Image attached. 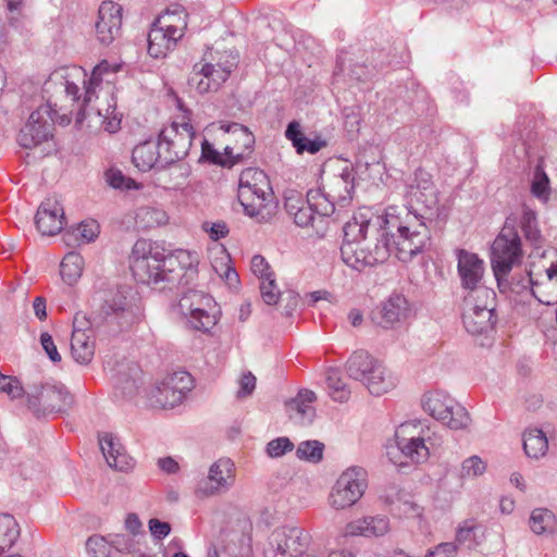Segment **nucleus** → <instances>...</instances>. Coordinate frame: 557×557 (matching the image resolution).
<instances>
[{
    "mask_svg": "<svg viewBox=\"0 0 557 557\" xmlns=\"http://www.w3.org/2000/svg\"><path fill=\"white\" fill-rule=\"evenodd\" d=\"M404 201L403 206H388L381 220L387 230L397 234V259L408 262L429 244L431 236L424 220L433 214L438 202L432 177L426 171L416 170L405 186Z\"/></svg>",
    "mask_w": 557,
    "mask_h": 557,
    "instance_id": "f257e3e1",
    "label": "nucleus"
},
{
    "mask_svg": "<svg viewBox=\"0 0 557 557\" xmlns=\"http://www.w3.org/2000/svg\"><path fill=\"white\" fill-rule=\"evenodd\" d=\"M395 239H397L396 232L387 230L386 224L382 222L381 228H376L374 242H369L364 247L361 243H343L341 258L349 268L362 271L384 263L392 252L397 257Z\"/></svg>",
    "mask_w": 557,
    "mask_h": 557,
    "instance_id": "f03ea898",
    "label": "nucleus"
},
{
    "mask_svg": "<svg viewBox=\"0 0 557 557\" xmlns=\"http://www.w3.org/2000/svg\"><path fill=\"white\" fill-rule=\"evenodd\" d=\"M203 62L196 63L188 84L199 94L216 91L237 67L239 55L233 50L206 52Z\"/></svg>",
    "mask_w": 557,
    "mask_h": 557,
    "instance_id": "7ed1b4c3",
    "label": "nucleus"
},
{
    "mask_svg": "<svg viewBox=\"0 0 557 557\" xmlns=\"http://www.w3.org/2000/svg\"><path fill=\"white\" fill-rule=\"evenodd\" d=\"M237 198L244 213L257 221L264 220V209L272 201L273 193L268 175L259 169L247 168L239 175Z\"/></svg>",
    "mask_w": 557,
    "mask_h": 557,
    "instance_id": "20e7f679",
    "label": "nucleus"
},
{
    "mask_svg": "<svg viewBox=\"0 0 557 557\" xmlns=\"http://www.w3.org/2000/svg\"><path fill=\"white\" fill-rule=\"evenodd\" d=\"M164 250L147 239H138L132 249L129 268L134 278L141 284H158L168 280L164 271Z\"/></svg>",
    "mask_w": 557,
    "mask_h": 557,
    "instance_id": "39448f33",
    "label": "nucleus"
},
{
    "mask_svg": "<svg viewBox=\"0 0 557 557\" xmlns=\"http://www.w3.org/2000/svg\"><path fill=\"white\" fill-rule=\"evenodd\" d=\"M180 312L193 330L209 333L218 323L220 309L208 294L189 289L178 301Z\"/></svg>",
    "mask_w": 557,
    "mask_h": 557,
    "instance_id": "423d86ee",
    "label": "nucleus"
},
{
    "mask_svg": "<svg viewBox=\"0 0 557 557\" xmlns=\"http://www.w3.org/2000/svg\"><path fill=\"white\" fill-rule=\"evenodd\" d=\"M417 429L413 423H403L395 432V446L387 448V456L395 465L403 467L409 462L422 463L430 456L429 435H414L411 430Z\"/></svg>",
    "mask_w": 557,
    "mask_h": 557,
    "instance_id": "0eeeda50",
    "label": "nucleus"
},
{
    "mask_svg": "<svg viewBox=\"0 0 557 557\" xmlns=\"http://www.w3.org/2000/svg\"><path fill=\"white\" fill-rule=\"evenodd\" d=\"M422 407L435 420L454 431L467 430L471 424L468 410L443 391L425 393Z\"/></svg>",
    "mask_w": 557,
    "mask_h": 557,
    "instance_id": "6e6552de",
    "label": "nucleus"
},
{
    "mask_svg": "<svg viewBox=\"0 0 557 557\" xmlns=\"http://www.w3.org/2000/svg\"><path fill=\"white\" fill-rule=\"evenodd\" d=\"M521 239L518 233L513 228H503L491 248V264L498 283L521 262Z\"/></svg>",
    "mask_w": 557,
    "mask_h": 557,
    "instance_id": "1a4fd4ad",
    "label": "nucleus"
},
{
    "mask_svg": "<svg viewBox=\"0 0 557 557\" xmlns=\"http://www.w3.org/2000/svg\"><path fill=\"white\" fill-rule=\"evenodd\" d=\"M73 403V396L61 383L35 385L27 394L28 408L38 418L52 412H64Z\"/></svg>",
    "mask_w": 557,
    "mask_h": 557,
    "instance_id": "9d476101",
    "label": "nucleus"
},
{
    "mask_svg": "<svg viewBox=\"0 0 557 557\" xmlns=\"http://www.w3.org/2000/svg\"><path fill=\"white\" fill-rule=\"evenodd\" d=\"M367 471L354 466L346 469L333 485L329 495V504L335 510L354 506L364 494Z\"/></svg>",
    "mask_w": 557,
    "mask_h": 557,
    "instance_id": "9b49d317",
    "label": "nucleus"
},
{
    "mask_svg": "<svg viewBox=\"0 0 557 557\" xmlns=\"http://www.w3.org/2000/svg\"><path fill=\"white\" fill-rule=\"evenodd\" d=\"M285 209L300 227L313 226L315 221L333 213V206L325 200L320 189H310L307 199L289 197L285 200Z\"/></svg>",
    "mask_w": 557,
    "mask_h": 557,
    "instance_id": "f8f14e48",
    "label": "nucleus"
},
{
    "mask_svg": "<svg viewBox=\"0 0 557 557\" xmlns=\"http://www.w3.org/2000/svg\"><path fill=\"white\" fill-rule=\"evenodd\" d=\"M175 20H180V16L165 12L152 23L148 33V53L152 58H164L183 38L185 24L178 26Z\"/></svg>",
    "mask_w": 557,
    "mask_h": 557,
    "instance_id": "ddd939ff",
    "label": "nucleus"
},
{
    "mask_svg": "<svg viewBox=\"0 0 557 557\" xmlns=\"http://www.w3.org/2000/svg\"><path fill=\"white\" fill-rule=\"evenodd\" d=\"M195 131L189 122H175L164 126L159 134L162 160L172 164L184 159L191 147Z\"/></svg>",
    "mask_w": 557,
    "mask_h": 557,
    "instance_id": "4468645a",
    "label": "nucleus"
},
{
    "mask_svg": "<svg viewBox=\"0 0 557 557\" xmlns=\"http://www.w3.org/2000/svg\"><path fill=\"white\" fill-rule=\"evenodd\" d=\"M89 319L90 326L100 327L103 324H115L122 329L133 324L136 317L125 293L117 289L106 296L99 310L94 312Z\"/></svg>",
    "mask_w": 557,
    "mask_h": 557,
    "instance_id": "2eb2a0df",
    "label": "nucleus"
},
{
    "mask_svg": "<svg viewBox=\"0 0 557 557\" xmlns=\"http://www.w3.org/2000/svg\"><path fill=\"white\" fill-rule=\"evenodd\" d=\"M309 536L305 530L297 527L275 529L269 537L265 557H293L305 552Z\"/></svg>",
    "mask_w": 557,
    "mask_h": 557,
    "instance_id": "dca6fc26",
    "label": "nucleus"
},
{
    "mask_svg": "<svg viewBox=\"0 0 557 557\" xmlns=\"http://www.w3.org/2000/svg\"><path fill=\"white\" fill-rule=\"evenodd\" d=\"M53 117L49 104L40 106L30 113L17 135V143L25 149H33L52 137Z\"/></svg>",
    "mask_w": 557,
    "mask_h": 557,
    "instance_id": "f3484780",
    "label": "nucleus"
},
{
    "mask_svg": "<svg viewBox=\"0 0 557 557\" xmlns=\"http://www.w3.org/2000/svg\"><path fill=\"white\" fill-rule=\"evenodd\" d=\"M356 172L350 166H345L339 173L327 175L322 183L321 194L333 206L346 207L355 193Z\"/></svg>",
    "mask_w": 557,
    "mask_h": 557,
    "instance_id": "a211bd4d",
    "label": "nucleus"
},
{
    "mask_svg": "<svg viewBox=\"0 0 557 557\" xmlns=\"http://www.w3.org/2000/svg\"><path fill=\"white\" fill-rule=\"evenodd\" d=\"M90 319L83 313H76L73 322L71 337V354L75 362L89 364L95 356L96 343L94 339Z\"/></svg>",
    "mask_w": 557,
    "mask_h": 557,
    "instance_id": "6ab92c4d",
    "label": "nucleus"
},
{
    "mask_svg": "<svg viewBox=\"0 0 557 557\" xmlns=\"http://www.w3.org/2000/svg\"><path fill=\"white\" fill-rule=\"evenodd\" d=\"M234 483V463L231 459L221 458L209 468L208 476L201 480L196 493L201 497L220 494L231 488Z\"/></svg>",
    "mask_w": 557,
    "mask_h": 557,
    "instance_id": "aec40b11",
    "label": "nucleus"
},
{
    "mask_svg": "<svg viewBox=\"0 0 557 557\" xmlns=\"http://www.w3.org/2000/svg\"><path fill=\"white\" fill-rule=\"evenodd\" d=\"M122 25V7L113 1H103L98 10L96 22L97 39L102 45H110L116 38Z\"/></svg>",
    "mask_w": 557,
    "mask_h": 557,
    "instance_id": "412c9836",
    "label": "nucleus"
},
{
    "mask_svg": "<svg viewBox=\"0 0 557 557\" xmlns=\"http://www.w3.org/2000/svg\"><path fill=\"white\" fill-rule=\"evenodd\" d=\"M457 272L465 290L482 287L484 261L474 252L456 250Z\"/></svg>",
    "mask_w": 557,
    "mask_h": 557,
    "instance_id": "4be33fe9",
    "label": "nucleus"
},
{
    "mask_svg": "<svg viewBox=\"0 0 557 557\" xmlns=\"http://www.w3.org/2000/svg\"><path fill=\"white\" fill-rule=\"evenodd\" d=\"M37 230L46 236L60 233L65 225L64 210L55 197L45 199L35 215Z\"/></svg>",
    "mask_w": 557,
    "mask_h": 557,
    "instance_id": "5701e85b",
    "label": "nucleus"
},
{
    "mask_svg": "<svg viewBox=\"0 0 557 557\" xmlns=\"http://www.w3.org/2000/svg\"><path fill=\"white\" fill-rule=\"evenodd\" d=\"M471 298H468L462 311V322L468 333L472 335L485 334L492 331L497 322L495 309L485 305L483 310L478 311Z\"/></svg>",
    "mask_w": 557,
    "mask_h": 557,
    "instance_id": "b1692460",
    "label": "nucleus"
},
{
    "mask_svg": "<svg viewBox=\"0 0 557 557\" xmlns=\"http://www.w3.org/2000/svg\"><path fill=\"white\" fill-rule=\"evenodd\" d=\"M382 216H376L373 222L372 213L370 210L358 211L354 216L344 225V240L343 243H361L367 239L368 231L371 230L376 234V228H381Z\"/></svg>",
    "mask_w": 557,
    "mask_h": 557,
    "instance_id": "393cba45",
    "label": "nucleus"
},
{
    "mask_svg": "<svg viewBox=\"0 0 557 557\" xmlns=\"http://www.w3.org/2000/svg\"><path fill=\"white\" fill-rule=\"evenodd\" d=\"M86 73L81 66L60 67L53 71L45 82L44 88L49 91L53 86L59 85L72 100L78 99L79 87L75 81H86Z\"/></svg>",
    "mask_w": 557,
    "mask_h": 557,
    "instance_id": "a878e982",
    "label": "nucleus"
},
{
    "mask_svg": "<svg viewBox=\"0 0 557 557\" xmlns=\"http://www.w3.org/2000/svg\"><path fill=\"white\" fill-rule=\"evenodd\" d=\"M132 161L141 172H147L152 169H165L168 165L166 161L162 160L161 148L158 140H146L137 145L133 149Z\"/></svg>",
    "mask_w": 557,
    "mask_h": 557,
    "instance_id": "bb28decb",
    "label": "nucleus"
},
{
    "mask_svg": "<svg viewBox=\"0 0 557 557\" xmlns=\"http://www.w3.org/2000/svg\"><path fill=\"white\" fill-rule=\"evenodd\" d=\"M389 529V521L385 516L364 517L346 524V536H382Z\"/></svg>",
    "mask_w": 557,
    "mask_h": 557,
    "instance_id": "cd10ccee",
    "label": "nucleus"
},
{
    "mask_svg": "<svg viewBox=\"0 0 557 557\" xmlns=\"http://www.w3.org/2000/svg\"><path fill=\"white\" fill-rule=\"evenodd\" d=\"M285 137L292 143L298 154H304L305 152L314 154L327 146V141L320 136H315L312 139L308 138L304 134L298 121H292L287 124Z\"/></svg>",
    "mask_w": 557,
    "mask_h": 557,
    "instance_id": "c85d7f7f",
    "label": "nucleus"
},
{
    "mask_svg": "<svg viewBox=\"0 0 557 557\" xmlns=\"http://www.w3.org/2000/svg\"><path fill=\"white\" fill-rule=\"evenodd\" d=\"M409 313L410 306L406 297L401 294H392L382 304L379 324L384 329L392 327L395 323L405 320Z\"/></svg>",
    "mask_w": 557,
    "mask_h": 557,
    "instance_id": "c756f323",
    "label": "nucleus"
},
{
    "mask_svg": "<svg viewBox=\"0 0 557 557\" xmlns=\"http://www.w3.org/2000/svg\"><path fill=\"white\" fill-rule=\"evenodd\" d=\"M221 129L236 136V143L239 145L238 149L240 150L234 153L233 147L226 146L224 149L225 154L234 159L235 162L240 161L252 151L255 136L246 126L235 122L222 123Z\"/></svg>",
    "mask_w": 557,
    "mask_h": 557,
    "instance_id": "7c9ffc66",
    "label": "nucleus"
},
{
    "mask_svg": "<svg viewBox=\"0 0 557 557\" xmlns=\"http://www.w3.org/2000/svg\"><path fill=\"white\" fill-rule=\"evenodd\" d=\"M377 362L367 351L358 350L347 360L346 370L351 379L363 383Z\"/></svg>",
    "mask_w": 557,
    "mask_h": 557,
    "instance_id": "2f4dec72",
    "label": "nucleus"
},
{
    "mask_svg": "<svg viewBox=\"0 0 557 557\" xmlns=\"http://www.w3.org/2000/svg\"><path fill=\"white\" fill-rule=\"evenodd\" d=\"M363 384L372 395L380 396L391 391L395 386L396 380L382 363L377 362Z\"/></svg>",
    "mask_w": 557,
    "mask_h": 557,
    "instance_id": "473e14b6",
    "label": "nucleus"
},
{
    "mask_svg": "<svg viewBox=\"0 0 557 557\" xmlns=\"http://www.w3.org/2000/svg\"><path fill=\"white\" fill-rule=\"evenodd\" d=\"M523 450L531 459L544 457L548 450L546 434L537 428L525 430L523 433Z\"/></svg>",
    "mask_w": 557,
    "mask_h": 557,
    "instance_id": "72a5a7b5",
    "label": "nucleus"
},
{
    "mask_svg": "<svg viewBox=\"0 0 557 557\" xmlns=\"http://www.w3.org/2000/svg\"><path fill=\"white\" fill-rule=\"evenodd\" d=\"M159 180L164 183L166 189L180 190L185 187L187 180L190 175V166L185 163H172L168 164L165 169H162Z\"/></svg>",
    "mask_w": 557,
    "mask_h": 557,
    "instance_id": "f704fd0d",
    "label": "nucleus"
},
{
    "mask_svg": "<svg viewBox=\"0 0 557 557\" xmlns=\"http://www.w3.org/2000/svg\"><path fill=\"white\" fill-rule=\"evenodd\" d=\"M522 289L531 288L534 298L542 305L554 306L557 304V289L554 287H544L543 282L534 281L531 273L519 282Z\"/></svg>",
    "mask_w": 557,
    "mask_h": 557,
    "instance_id": "c9c22d12",
    "label": "nucleus"
},
{
    "mask_svg": "<svg viewBox=\"0 0 557 557\" xmlns=\"http://www.w3.org/2000/svg\"><path fill=\"white\" fill-rule=\"evenodd\" d=\"M135 221L138 227L149 230L168 222L166 212L157 207H141L136 211Z\"/></svg>",
    "mask_w": 557,
    "mask_h": 557,
    "instance_id": "e433bc0d",
    "label": "nucleus"
},
{
    "mask_svg": "<svg viewBox=\"0 0 557 557\" xmlns=\"http://www.w3.org/2000/svg\"><path fill=\"white\" fill-rule=\"evenodd\" d=\"M20 536V527L9 513L0 515V555L10 549Z\"/></svg>",
    "mask_w": 557,
    "mask_h": 557,
    "instance_id": "4c0bfd02",
    "label": "nucleus"
},
{
    "mask_svg": "<svg viewBox=\"0 0 557 557\" xmlns=\"http://www.w3.org/2000/svg\"><path fill=\"white\" fill-rule=\"evenodd\" d=\"M83 268L84 259L79 253L74 251L66 253L61 262L60 274L62 280L66 284L73 285L82 276Z\"/></svg>",
    "mask_w": 557,
    "mask_h": 557,
    "instance_id": "58836bf2",
    "label": "nucleus"
},
{
    "mask_svg": "<svg viewBox=\"0 0 557 557\" xmlns=\"http://www.w3.org/2000/svg\"><path fill=\"white\" fill-rule=\"evenodd\" d=\"M326 385L331 397L335 401L345 403L350 397V391L341 376L338 369L330 368L326 371Z\"/></svg>",
    "mask_w": 557,
    "mask_h": 557,
    "instance_id": "ea45409f",
    "label": "nucleus"
},
{
    "mask_svg": "<svg viewBox=\"0 0 557 557\" xmlns=\"http://www.w3.org/2000/svg\"><path fill=\"white\" fill-rule=\"evenodd\" d=\"M555 521V515L550 510L546 508H535L531 512L529 524L535 534L541 535L553 530Z\"/></svg>",
    "mask_w": 557,
    "mask_h": 557,
    "instance_id": "a19ab883",
    "label": "nucleus"
},
{
    "mask_svg": "<svg viewBox=\"0 0 557 557\" xmlns=\"http://www.w3.org/2000/svg\"><path fill=\"white\" fill-rule=\"evenodd\" d=\"M111 72V64L103 60L98 65H96L91 72V75L88 81H84L85 87V96H84V104L87 106L95 95L96 88L101 84L102 77L104 74H109Z\"/></svg>",
    "mask_w": 557,
    "mask_h": 557,
    "instance_id": "79ce46f5",
    "label": "nucleus"
},
{
    "mask_svg": "<svg viewBox=\"0 0 557 557\" xmlns=\"http://www.w3.org/2000/svg\"><path fill=\"white\" fill-rule=\"evenodd\" d=\"M466 292L462 299V307L466 305L467 299L471 298L473 304L479 307L478 311L483 310L484 305L490 309H495L496 294L493 289L482 286Z\"/></svg>",
    "mask_w": 557,
    "mask_h": 557,
    "instance_id": "37998d69",
    "label": "nucleus"
},
{
    "mask_svg": "<svg viewBox=\"0 0 557 557\" xmlns=\"http://www.w3.org/2000/svg\"><path fill=\"white\" fill-rule=\"evenodd\" d=\"M521 228L525 238L533 245L541 240V232L537 227V219L534 210L524 207L521 216Z\"/></svg>",
    "mask_w": 557,
    "mask_h": 557,
    "instance_id": "c03bdc74",
    "label": "nucleus"
},
{
    "mask_svg": "<svg viewBox=\"0 0 557 557\" xmlns=\"http://www.w3.org/2000/svg\"><path fill=\"white\" fill-rule=\"evenodd\" d=\"M323 450V443L319 441H305L298 445L296 449V456L301 460L317 463L322 460Z\"/></svg>",
    "mask_w": 557,
    "mask_h": 557,
    "instance_id": "a18cd8bd",
    "label": "nucleus"
},
{
    "mask_svg": "<svg viewBox=\"0 0 557 557\" xmlns=\"http://www.w3.org/2000/svg\"><path fill=\"white\" fill-rule=\"evenodd\" d=\"M392 510L396 511L399 516L409 519H421L423 516V508L413 502L411 498L398 497L396 500L391 502Z\"/></svg>",
    "mask_w": 557,
    "mask_h": 557,
    "instance_id": "49530a36",
    "label": "nucleus"
},
{
    "mask_svg": "<svg viewBox=\"0 0 557 557\" xmlns=\"http://www.w3.org/2000/svg\"><path fill=\"white\" fill-rule=\"evenodd\" d=\"M260 294L267 305L272 306L277 304L281 293L275 283L274 274L268 275L260 282Z\"/></svg>",
    "mask_w": 557,
    "mask_h": 557,
    "instance_id": "de8ad7c7",
    "label": "nucleus"
},
{
    "mask_svg": "<svg viewBox=\"0 0 557 557\" xmlns=\"http://www.w3.org/2000/svg\"><path fill=\"white\" fill-rule=\"evenodd\" d=\"M99 445L107 463H109V459H112L113 456H119L125 450L120 441L110 433H106L99 438Z\"/></svg>",
    "mask_w": 557,
    "mask_h": 557,
    "instance_id": "09e8293b",
    "label": "nucleus"
},
{
    "mask_svg": "<svg viewBox=\"0 0 557 557\" xmlns=\"http://www.w3.org/2000/svg\"><path fill=\"white\" fill-rule=\"evenodd\" d=\"M486 470V463L481 457L473 455L465 459L461 463V478H475L482 475Z\"/></svg>",
    "mask_w": 557,
    "mask_h": 557,
    "instance_id": "8fccbe9b",
    "label": "nucleus"
},
{
    "mask_svg": "<svg viewBox=\"0 0 557 557\" xmlns=\"http://www.w3.org/2000/svg\"><path fill=\"white\" fill-rule=\"evenodd\" d=\"M106 181L107 183L115 188V189H134L138 188L137 183L126 177L120 170L116 169H110L106 172Z\"/></svg>",
    "mask_w": 557,
    "mask_h": 557,
    "instance_id": "3c124183",
    "label": "nucleus"
},
{
    "mask_svg": "<svg viewBox=\"0 0 557 557\" xmlns=\"http://www.w3.org/2000/svg\"><path fill=\"white\" fill-rule=\"evenodd\" d=\"M531 193L534 197L542 201H547L549 198V180L546 173L536 171L534 180L531 184Z\"/></svg>",
    "mask_w": 557,
    "mask_h": 557,
    "instance_id": "603ef678",
    "label": "nucleus"
},
{
    "mask_svg": "<svg viewBox=\"0 0 557 557\" xmlns=\"http://www.w3.org/2000/svg\"><path fill=\"white\" fill-rule=\"evenodd\" d=\"M86 549L91 557H110L111 554V545L99 535H92L87 540Z\"/></svg>",
    "mask_w": 557,
    "mask_h": 557,
    "instance_id": "864d4df0",
    "label": "nucleus"
},
{
    "mask_svg": "<svg viewBox=\"0 0 557 557\" xmlns=\"http://www.w3.org/2000/svg\"><path fill=\"white\" fill-rule=\"evenodd\" d=\"M0 393H5L11 399H15L23 396L24 389L16 377L0 373Z\"/></svg>",
    "mask_w": 557,
    "mask_h": 557,
    "instance_id": "5fc2aeb1",
    "label": "nucleus"
},
{
    "mask_svg": "<svg viewBox=\"0 0 557 557\" xmlns=\"http://www.w3.org/2000/svg\"><path fill=\"white\" fill-rule=\"evenodd\" d=\"M175 259L184 270L193 269L199 263V256L196 251L176 249L170 256V261Z\"/></svg>",
    "mask_w": 557,
    "mask_h": 557,
    "instance_id": "6e6d98bb",
    "label": "nucleus"
},
{
    "mask_svg": "<svg viewBox=\"0 0 557 557\" xmlns=\"http://www.w3.org/2000/svg\"><path fill=\"white\" fill-rule=\"evenodd\" d=\"M76 237L84 243L92 242L99 234V224L95 220L83 221L75 230Z\"/></svg>",
    "mask_w": 557,
    "mask_h": 557,
    "instance_id": "4d7b16f0",
    "label": "nucleus"
},
{
    "mask_svg": "<svg viewBox=\"0 0 557 557\" xmlns=\"http://www.w3.org/2000/svg\"><path fill=\"white\" fill-rule=\"evenodd\" d=\"M287 408L289 411L295 410L297 412V414L299 416V422L302 424L310 423L314 417V409L311 406L304 404L296 398L287 403Z\"/></svg>",
    "mask_w": 557,
    "mask_h": 557,
    "instance_id": "13d9d810",
    "label": "nucleus"
},
{
    "mask_svg": "<svg viewBox=\"0 0 557 557\" xmlns=\"http://www.w3.org/2000/svg\"><path fill=\"white\" fill-rule=\"evenodd\" d=\"M170 389L161 382L152 392V403L161 408H174L178 404H172Z\"/></svg>",
    "mask_w": 557,
    "mask_h": 557,
    "instance_id": "bf43d9fd",
    "label": "nucleus"
},
{
    "mask_svg": "<svg viewBox=\"0 0 557 557\" xmlns=\"http://www.w3.org/2000/svg\"><path fill=\"white\" fill-rule=\"evenodd\" d=\"M294 449V444L288 437H277L271 441L267 446V451L271 457L283 456L287 451Z\"/></svg>",
    "mask_w": 557,
    "mask_h": 557,
    "instance_id": "052dcab7",
    "label": "nucleus"
},
{
    "mask_svg": "<svg viewBox=\"0 0 557 557\" xmlns=\"http://www.w3.org/2000/svg\"><path fill=\"white\" fill-rule=\"evenodd\" d=\"M202 228L209 234V237L215 242L225 238L230 233V228L224 221L205 222Z\"/></svg>",
    "mask_w": 557,
    "mask_h": 557,
    "instance_id": "680f3d73",
    "label": "nucleus"
},
{
    "mask_svg": "<svg viewBox=\"0 0 557 557\" xmlns=\"http://www.w3.org/2000/svg\"><path fill=\"white\" fill-rule=\"evenodd\" d=\"M166 379H169L178 387L181 392H184L186 395L193 388V377L186 371L173 372L172 374L168 375Z\"/></svg>",
    "mask_w": 557,
    "mask_h": 557,
    "instance_id": "e2e57ef3",
    "label": "nucleus"
},
{
    "mask_svg": "<svg viewBox=\"0 0 557 557\" xmlns=\"http://www.w3.org/2000/svg\"><path fill=\"white\" fill-rule=\"evenodd\" d=\"M109 467L117 471L127 472L135 466V460L124 450L119 456L109 459Z\"/></svg>",
    "mask_w": 557,
    "mask_h": 557,
    "instance_id": "0e129e2a",
    "label": "nucleus"
},
{
    "mask_svg": "<svg viewBox=\"0 0 557 557\" xmlns=\"http://www.w3.org/2000/svg\"><path fill=\"white\" fill-rule=\"evenodd\" d=\"M251 271L252 273L262 281L268 275H273L274 273L270 269V264L261 255H255L251 258Z\"/></svg>",
    "mask_w": 557,
    "mask_h": 557,
    "instance_id": "69168bd1",
    "label": "nucleus"
},
{
    "mask_svg": "<svg viewBox=\"0 0 557 557\" xmlns=\"http://www.w3.org/2000/svg\"><path fill=\"white\" fill-rule=\"evenodd\" d=\"M40 344L42 346V349L46 351L47 356L53 363H58L61 361V355L59 354L57 346L53 342V338L49 333H41Z\"/></svg>",
    "mask_w": 557,
    "mask_h": 557,
    "instance_id": "338daca9",
    "label": "nucleus"
},
{
    "mask_svg": "<svg viewBox=\"0 0 557 557\" xmlns=\"http://www.w3.org/2000/svg\"><path fill=\"white\" fill-rule=\"evenodd\" d=\"M457 546L451 542L441 543L429 550L425 557H455Z\"/></svg>",
    "mask_w": 557,
    "mask_h": 557,
    "instance_id": "774afa93",
    "label": "nucleus"
}]
</instances>
